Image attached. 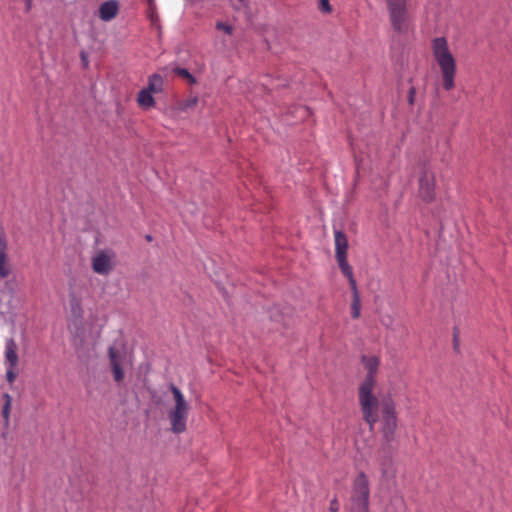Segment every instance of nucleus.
<instances>
[{
    "label": "nucleus",
    "instance_id": "obj_1",
    "mask_svg": "<svg viewBox=\"0 0 512 512\" xmlns=\"http://www.w3.org/2000/svg\"><path fill=\"white\" fill-rule=\"evenodd\" d=\"M376 386H359L358 401L363 419L370 429L381 420V432L386 443L395 441L397 429L396 405L390 395L381 398L374 394Z\"/></svg>",
    "mask_w": 512,
    "mask_h": 512
},
{
    "label": "nucleus",
    "instance_id": "obj_2",
    "mask_svg": "<svg viewBox=\"0 0 512 512\" xmlns=\"http://www.w3.org/2000/svg\"><path fill=\"white\" fill-rule=\"evenodd\" d=\"M431 51L441 72L444 90H452L455 87L457 64L456 59L449 48L447 39L445 37L434 38L431 41Z\"/></svg>",
    "mask_w": 512,
    "mask_h": 512
},
{
    "label": "nucleus",
    "instance_id": "obj_3",
    "mask_svg": "<svg viewBox=\"0 0 512 512\" xmlns=\"http://www.w3.org/2000/svg\"><path fill=\"white\" fill-rule=\"evenodd\" d=\"M169 389L173 396L174 405L168 410V419L170 421L171 431L175 434H180L187 428L190 404L176 385L171 383Z\"/></svg>",
    "mask_w": 512,
    "mask_h": 512
},
{
    "label": "nucleus",
    "instance_id": "obj_4",
    "mask_svg": "<svg viewBox=\"0 0 512 512\" xmlns=\"http://www.w3.org/2000/svg\"><path fill=\"white\" fill-rule=\"evenodd\" d=\"M370 488L369 480L365 473H359L353 481L349 511L369 512Z\"/></svg>",
    "mask_w": 512,
    "mask_h": 512
},
{
    "label": "nucleus",
    "instance_id": "obj_5",
    "mask_svg": "<svg viewBox=\"0 0 512 512\" xmlns=\"http://www.w3.org/2000/svg\"><path fill=\"white\" fill-rule=\"evenodd\" d=\"M335 258L338 266L345 277L353 275L352 267L347 261L348 240L341 230H334Z\"/></svg>",
    "mask_w": 512,
    "mask_h": 512
},
{
    "label": "nucleus",
    "instance_id": "obj_6",
    "mask_svg": "<svg viewBox=\"0 0 512 512\" xmlns=\"http://www.w3.org/2000/svg\"><path fill=\"white\" fill-rule=\"evenodd\" d=\"M390 22L394 30L402 32L407 28V0H386Z\"/></svg>",
    "mask_w": 512,
    "mask_h": 512
},
{
    "label": "nucleus",
    "instance_id": "obj_7",
    "mask_svg": "<svg viewBox=\"0 0 512 512\" xmlns=\"http://www.w3.org/2000/svg\"><path fill=\"white\" fill-rule=\"evenodd\" d=\"M108 356L112 368L113 379L120 383L125 378L124 367L127 365V355L124 349L114 345L108 348Z\"/></svg>",
    "mask_w": 512,
    "mask_h": 512
},
{
    "label": "nucleus",
    "instance_id": "obj_8",
    "mask_svg": "<svg viewBox=\"0 0 512 512\" xmlns=\"http://www.w3.org/2000/svg\"><path fill=\"white\" fill-rule=\"evenodd\" d=\"M114 253L109 250L99 251L92 258V269L100 275H108L113 269Z\"/></svg>",
    "mask_w": 512,
    "mask_h": 512
},
{
    "label": "nucleus",
    "instance_id": "obj_9",
    "mask_svg": "<svg viewBox=\"0 0 512 512\" xmlns=\"http://www.w3.org/2000/svg\"><path fill=\"white\" fill-rule=\"evenodd\" d=\"M419 196L425 202H431L434 199L435 176L429 170H424L419 178Z\"/></svg>",
    "mask_w": 512,
    "mask_h": 512
},
{
    "label": "nucleus",
    "instance_id": "obj_10",
    "mask_svg": "<svg viewBox=\"0 0 512 512\" xmlns=\"http://www.w3.org/2000/svg\"><path fill=\"white\" fill-rule=\"evenodd\" d=\"M362 364L366 370V375L359 386H376L377 373L380 360L376 356H363Z\"/></svg>",
    "mask_w": 512,
    "mask_h": 512
},
{
    "label": "nucleus",
    "instance_id": "obj_11",
    "mask_svg": "<svg viewBox=\"0 0 512 512\" xmlns=\"http://www.w3.org/2000/svg\"><path fill=\"white\" fill-rule=\"evenodd\" d=\"M12 272V264L8 255V241L5 230L0 227V278H7Z\"/></svg>",
    "mask_w": 512,
    "mask_h": 512
},
{
    "label": "nucleus",
    "instance_id": "obj_12",
    "mask_svg": "<svg viewBox=\"0 0 512 512\" xmlns=\"http://www.w3.org/2000/svg\"><path fill=\"white\" fill-rule=\"evenodd\" d=\"M119 5L116 0L106 1L99 8V17L103 21H110L116 17Z\"/></svg>",
    "mask_w": 512,
    "mask_h": 512
},
{
    "label": "nucleus",
    "instance_id": "obj_13",
    "mask_svg": "<svg viewBox=\"0 0 512 512\" xmlns=\"http://www.w3.org/2000/svg\"><path fill=\"white\" fill-rule=\"evenodd\" d=\"M352 290L351 314L354 319L359 318L361 311V300L357 289V283L354 276L347 277Z\"/></svg>",
    "mask_w": 512,
    "mask_h": 512
},
{
    "label": "nucleus",
    "instance_id": "obj_14",
    "mask_svg": "<svg viewBox=\"0 0 512 512\" xmlns=\"http://www.w3.org/2000/svg\"><path fill=\"white\" fill-rule=\"evenodd\" d=\"M17 365V344L13 338H9L5 342V366L17 367Z\"/></svg>",
    "mask_w": 512,
    "mask_h": 512
},
{
    "label": "nucleus",
    "instance_id": "obj_15",
    "mask_svg": "<svg viewBox=\"0 0 512 512\" xmlns=\"http://www.w3.org/2000/svg\"><path fill=\"white\" fill-rule=\"evenodd\" d=\"M378 463L383 478L389 479L394 476L395 466L393 459L390 455H384L380 457Z\"/></svg>",
    "mask_w": 512,
    "mask_h": 512
},
{
    "label": "nucleus",
    "instance_id": "obj_16",
    "mask_svg": "<svg viewBox=\"0 0 512 512\" xmlns=\"http://www.w3.org/2000/svg\"><path fill=\"white\" fill-rule=\"evenodd\" d=\"M137 102L140 107L144 109H149L155 105V100L153 97V93L148 91L146 88L140 90L137 96Z\"/></svg>",
    "mask_w": 512,
    "mask_h": 512
},
{
    "label": "nucleus",
    "instance_id": "obj_17",
    "mask_svg": "<svg viewBox=\"0 0 512 512\" xmlns=\"http://www.w3.org/2000/svg\"><path fill=\"white\" fill-rule=\"evenodd\" d=\"M164 79L160 74H152L148 79V85L145 87L151 93H161L163 91Z\"/></svg>",
    "mask_w": 512,
    "mask_h": 512
},
{
    "label": "nucleus",
    "instance_id": "obj_18",
    "mask_svg": "<svg viewBox=\"0 0 512 512\" xmlns=\"http://www.w3.org/2000/svg\"><path fill=\"white\" fill-rule=\"evenodd\" d=\"M198 104V96L190 95L187 99H184L177 104V109L181 112H186L193 109Z\"/></svg>",
    "mask_w": 512,
    "mask_h": 512
},
{
    "label": "nucleus",
    "instance_id": "obj_19",
    "mask_svg": "<svg viewBox=\"0 0 512 512\" xmlns=\"http://www.w3.org/2000/svg\"><path fill=\"white\" fill-rule=\"evenodd\" d=\"M173 72L187 80L190 84H196V78L185 68L176 67Z\"/></svg>",
    "mask_w": 512,
    "mask_h": 512
},
{
    "label": "nucleus",
    "instance_id": "obj_20",
    "mask_svg": "<svg viewBox=\"0 0 512 512\" xmlns=\"http://www.w3.org/2000/svg\"><path fill=\"white\" fill-rule=\"evenodd\" d=\"M3 398L5 399V404L2 409V415H3L5 422L8 424L9 417H10L12 398L8 393H5L3 395Z\"/></svg>",
    "mask_w": 512,
    "mask_h": 512
},
{
    "label": "nucleus",
    "instance_id": "obj_21",
    "mask_svg": "<svg viewBox=\"0 0 512 512\" xmlns=\"http://www.w3.org/2000/svg\"><path fill=\"white\" fill-rule=\"evenodd\" d=\"M147 3H148V17L150 18L152 23H156L158 21V16L156 14L155 0H147Z\"/></svg>",
    "mask_w": 512,
    "mask_h": 512
},
{
    "label": "nucleus",
    "instance_id": "obj_22",
    "mask_svg": "<svg viewBox=\"0 0 512 512\" xmlns=\"http://www.w3.org/2000/svg\"><path fill=\"white\" fill-rule=\"evenodd\" d=\"M216 29L224 32L227 35H232L233 31H234V28L232 25L222 22V21H218L216 23Z\"/></svg>",
    "mask_w": 512,
    "mask_h": 512
},
{
    "label": "nucleus",
    "instance_id": "obj_23",
    "mask_svg": "<svg viewBox=\"0 0 512 512\" xmlns=\"http://www.w3.org/2000/svg\"><path fill=\"white\" fill-rule=\"evenodd\" d=\"M17 367L6 366V380L12 384L17 378Z\"/></svg>",
    "mask_w": 512,
    "mask_h": 512
},
{
    "label": "nucleus",
    "instance_id": "obj_24",
    "mask_svg": "<svg viewBox=\"0 0 512 512\" xmlns=\"http://www.w3.org/2000/svg\"><path fill=\"white\" fill-rule=\"evenodd\" d=\"M319 9L324 13H330L332 7L329 3V0H319Z\"/></svg>",
    "mask_w": 512,
    "mask_h": 512
},
{
    "label": "nucleus",
    "instance_id": "obj_25",
    "mask_svg": "<svg viewBox=\"0 0 512 512\" xmlns=\"http://www.w3.org/2000/svg\"><path fill=\"white\" fill-rule=\"evenodd\" d=\"M295 111L299 114V119H304L306 116L310 114V110L307 107L299 106L295 108Z\"/></svg>",
    "mask_w": 512,
    "mask_h": 512
},
{
    "label": "nucleus",
    "instance_id": "obj_26",
    "mask_svg": "<svg viewBox=\"0 0 512 512\" xmlns=\"http://www.w3.org/2000/svg\"><path fill=\"white\" fill-rule=\"evenodd\" d=\"M340 504L336 498L332 499L329 505L330 512H339Z\"/></svg>",
    "mask_w": 512,
    "mask_h": 512
},
{
    "label": "nucleus",
    "instance_id": "obj_27",
    "mask_svg": "<svg viewBox=\"0 0 512 512\" xmlns=\"http://www.w3.org/2000/svg\"><path fill=\"white\" fill-rule=\"evenodd\" d=\"M415 95H416L415 88L411 87L409 89V95H408V102H409L410 105H413L414 100H415Z\"/></svg>",
    "mask_w": 512,
    "mask_h": 512
},
{
    "label": "nucleus",
    "instance_id": "obj_28",
    "mask_svg": "<svg viewBox=\"0 0 512 512\" xmlns=\"http://www.w3.org/2000/svg\"><path fill=\"white\" fill-rule=\"evenodd\" d=\"M236 10H241L242 8L247 6L246 0H238V3L233 4Z\"/></svg>",
    "mask_w": 512,
    "mask_h": 512
},
{
    "label": "nucleus",
    "instance_id": "obj_29",
    "mask_svg": "<svg viewBox=\"0 0 512 512\" xmlns=\"http://www.w3.org/2000/svg\"><path fill=\"white\" fill-rule=\"evenodd\" d=\"M23 2L25 4V11L27 13L30 12L33 6V0H23Z\"/></svg>",
    "mask_w": 512,
    "mask_h": 512
},
{
    "label": "nucleus",
    "instance_id": "obj_30",
    "mask_svg": "<svg viewBox=\"0 0 512 512\" xmlns=\"http://www.w3.org/2000/svg\"><path fill=\"white\" fill-rule=\"evenodd\" d=\"M81 58H82V61L85 63V65H87V57H86L85 53H81Z\"/></svg>",
    "mask_w": 512,
    "mask_h": 512
}]
</instances>
